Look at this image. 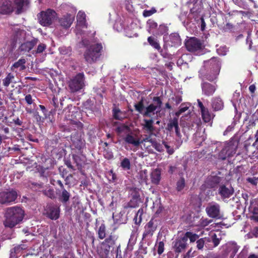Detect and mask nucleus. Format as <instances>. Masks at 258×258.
Masks as SVG:
<instances>
[{"mask_svg":"<svg viewBox=\"0 0 258 258\" xmlns=\"http://www.w3.org/2000/svg\"><path fill=\"white\" fill-rule=\"evenodd\" d=\"M51 103L52 104L53 106H54V107L55 109L58 110V111H59L58 112V114L62 113V112L61 111V110L62 108L63 103L61 100H60V106H59L58 104V101L57 98L56 97H55V96H54L52 99Z\"/></svg>","mask_w":258,"mask_h":258,"instance_id":"4c0bfd02","label":"nucleus"},{"mask_svg":"<svg viewBox=\"0 0 258 258\" xmlns=\"http://www.w3.org/2000/svg\"><path fill=\"white\" fill-rule=\"evenodd\" d=\"M219 194L223 199L230 198L234 193L233 187H227L225 185H220L218 189Z\"/></svg>","mask_w":258,"mask_h":258,"instance_id":"f3484780","label":"nucleus"},{"mask_svg":"<svg viewBox=\"0 0 258 258\" xmlns=\"http://www.w3.org/2000/svg\"><path fill=\"white\" fill-rule=\"evenodd\" d=\"M25 211L22 208L17 207V224L24 219Z\"/></svg>","mask_w":258,"mask_h":258,"instance_id":"49530a36","label":"nucleus"},{"mask_svg":"<svg viewBox=\"0 0 258 258\" xmlns=\"http://www.w3.org/2000/svg\"><path fill=\"white\" fill-rule=\"evenodd\" d=\"M42 193L44 195L51 199V200H54L56 198L54 191L53 188H49L48 189H46L43 190Z\"/></svg>","mask_w":258,"mask_h":258,"instance_id":"79ce46f5","label":"nucleus"},{"mask_svg":"<svg viewBox=\"0 0 258 258\" xmlns=\"http://www.w3.org/2000/svg\"><path fill=\"white\" fill-rule=\"evenodd\" d=\"M194 7L190 9L191 14H197L202 8V2L200 0H194Z\"/></svg>","mask_w":258,"mask_h":258,"instance_id":"c9c22d12","label":"nucleus"},{"mask_svg":"<svg viewBox=\"0 0 258 258\" xmlns=\"http://www.w3.org/2000/svg\"><path fill=\"white\" fill-rule=\"evenodd\" d=\"M134 107L136 111H138L139 113L143 115L145 107L144 106V99L143 98H142L141 100L140 101H139L137 103L134 105Z\"/></svg>","mask_w":258,"mask_h":258,"instance_id":"72a5a7b5","label":"nucleus"},{"mask_svg":"<svg viewBox=\"0 0 258 258\" xmlns=\"http://www.w3.org/2000/svg\"><path fill=\"white\" fill-rule=\"evenodd\" d=\"M207 215L211 218L219 219L220 216V207L218 204L209 205L206 208Z\"/></svg>","mask_w":258,"mask_h":258,"instance_id":"4468645a","label":"nucleus"},{"mask_svg":"<svg viewBox=\"0 0 258 258\" xmlns=\"http://www.w3.org/2000/svg\"><path fill=\"white\" fill-rule=\"evenodd\" d=\"M16 199V192L14 190L4 191L0 192V203L8 204Z\"/></svg>","mask_w":258,"mask_h":258,"instance_id":"f8f14e48","label":"nucleus"},{"mask_svg":"<svg viewBox=\"0 0 258 258\" xmlns=\"http://www.w3.org/2000/svg\"><path fill=\"white\" fill-rule=\"evenodd\" d=\"M102 50L101 43L91 45L84 53L85 61L90 64L96 62L101 56Z\"/></svg>","mask_w":258,"mask_h":258,"instance_id":"f03ea898","label":"nucleus"},{"mask_svg":"<svg viewBox=\"0 0 258 258\" xmlns=\"http://www.w3.org/2000/svg\"><path fill=\"white\" fill-rule=\"evenodd\" d=\"M25 63L26 60L25 59H20L18 61H17V68L20 67L21 70L25 69L26 67L24 65Z\"/></svg>","mask_w":258,"mask_h":258,"instance_id":"13d9d810","label":"nucleus"},{"mask_svg":"<svg viewBox=\"0 0 258 258\" xmlns=\"http://www.w3.org/2000/svg\"><path fill=\"white\" fill-rule=\"evenodd\" d=\"M185 186V179L183 177H181L176 182V189L177 191H180L183 189Z\"/></svg>","mask_w":258,"mask_h":258,"instance_id":"37998d69","label":"nucleus"},{"mask_svg":"<svg viewBox=\"0 0 258 258\" xmlns=\"http://www.w3.org/2000/svg\"><path fill=\"white\" fill-rule=\"evenodd\" d=\"M98 238L103 239L106 237V226L104 224H101L98 230Z\"/></svg>","mask_w":258,"mask_h":258,"instance_id":"ea45409f","label":"nucleus"},{"mask_svg":"<svg viewBox=\"0 0 258 258\" xmlns=\"http://www.w3.org/2000/svg\"><path fill=\"white\" fill-rule=\"evenodd\" d=\"M70 122L71 123L72 125L74 127H76L78 130L81 131L83 130L84 125L81 122L79 121H77L74 120H71ZM75 130H76V128H75Z\"/></svg>","mask_w":258,"mask_h":258,"instance_id":"864d4df0","label":"nucleus"},{"mask_svg":"<svg viewBox=\"0 0 258 258\" xmlns=\"http://www.w3.org/2000/svg\"><path fill=\"white\" fill-rule=\"evenodd\" d=\"M32 160H30V158L25 157V156L23 155L19 156V160H17V164L19 166H21L23 164L25 165L30 164L32 163Z\"/></svg>","mask_w":258,"mask_h":258,"instance_id":"58836bf2","label":"nucleus"},{"mask_svg":"<svg viewBox=\"0 0 258 258\" xmlns=\"http://www.w3.org/2000/svg\"><path fill=\"white\" fill-rule=\"evenodd\" d=\"M37 41L35 40L27 41L22 44L19 47V49L21 51L29 52L36 45Z\"/></svg>","mask_w":258,"mask_h":258,"instance_id":"5701e85b","label":"nucleus"},{"mask_svg":"<svg viewBox=\"0 0 258 258\" xmlns=\"http://www.w3.org/2000/svg\"><path fill=\"white\" fill-rule=\"evenodd\" d=\"M157 108V106H156L153 103L150 104L145 108V110L143 113V116L151 117L152 115H154L155 111Z\"/></svg>","mask_w":258,"mask_h":258,"instance_id":"cd10ccee","label":"nucleus"},{"mask_svg":"<svg viewBox=\"0 0 258 258\" xmlns=\"http://www.w3.org/2000/svg\"><path fill=\"white\" fill-rule=\"evenodd\" d=\"M109 176L110 177V178L109 179V181L114 182L116 181L117 177L116 174L113 172V170H111L109 172Z\"/></svg>","mask_w":258,"mask_h":258,"instance_id":"680f3d73","label":"nucleus"},{"mask_svg":"<svg viewBox=\"0 0 258 258\" xmlns=\"http://www.w3.org/2000/svg\"><path fill=\"white\" fill-rule=\"evenodd\" d=\"M211 238L212 241L214 244V247H217L220 243V239L217 238V235L215 233L212 236Z\"/></svg>","mask_w":258,"mask_h":258,"instance_id":"6e6d98bb","label":"nucleus"},{"mask_svg":"<svg viewBox=\"0 0 258 258\" xmlns=\"http://www.w3.org/2000/svg\"><path fill=\"white\" fill-rule=\"evenodd\" d=\"M15 79L14 76L11 74H9L5 79L4 80V85L5 86H8Z\"/></svg>","mask_w":258,"mask_h":258,"instance_id":"3c124183","label":"nucleus"},{"mask_svg":"<svg viewBox=\"0 0 258 258\" xmlns=\"http://www.w3.org/2000/svg\"><path fill=\"white\" fill-rule=\"evenodd\" d=\"M13 11V7L12 2L5 0L3 2L0 7V14L2 15H8Z\"/></svg>","mask_w":258,"mask_h":258,"instance_id":"a211bd4d","label":"nucleus"},{"mask_svg":"<svg viewBox=\"0 0 258 258\" xmlns=\"http://www.w3.org/2000/svg\"><path fill=\"white\" fill-rule=\"evenodd\" d=\"M187 50L194 52L202 49L203 44L201 40L196 37H191L185 43Z\"/></svg>","mask_w":258,"mask_h":258,"instance_id":"1a4fd4ad","label":"nucleus"},{"mask_svg":"<svg viewBox=\"0 0 258 258\" xmlns=\"http://www.w3.org/2000/svg\"><path fill=\"white\" fill-rule=\"evenodd\" d=\"M157 227L156 220L152 218L144 226L142 239L151 238L153 235Z\"/></svg>","mask_w":258,"mask_h":258,"instance_id":"0eeeda50","label":"nucleus"},{"mask_svg":"<svg viewBox=\"0 0 258 258\" xmlns=\"http://www.w3.org/2000/svg\"><path fill=\"white\" fill-rule=\"evenodd\" d=\"M201 88L203 95L206 96H211L216 91L217 86L215 84H212L207 82L203 81L201 84Z\"/></svg>","mask_w":258,"mask_h":258,"instance_id":"2eb2a0df","label":"nucleus"},{"mask_svg":"<svg viewBox=\"0 0 258 258\" xmlns=\"http://www.w3.org/2000/svg\"><path fill=\"white\" fill-rule=\"evenodd\" d=\"M126 143L132 144L135 147H138L140 144V140L139 139H135L134 137L130 134H127L124 138Z\"/></svg>","mask_w":258,"mask_h":258,"instance_id":"a878e982","label":"nucleus"},{"mask_svg":"<svg viewBox=\"0 0 258 258\" xmlns=\"http://www.w3.org/2000/svg\"><path fill=\"white\" fill-rule=\"evenodd\" d=\"M46 46L44 44H39L37 47V48L36 50V53H42L46 49Z\"/></svg>","mask_w":258,"mask_h":258,"instance_id":"69168bd1","label":"nucleus"},{"mask_svg":"<svg viewBox=\"0 0 258 258\" xmlns=\"http://www.w3.org/2000/svg\"><path fill=\"white\" fill-rule=\"evenodd\" d=\"M169 38L172 46H177L181 45V40L178 33H174L171 34Z\"/></svg>","mask_w":258,"mask_h":258,"instance_id":"bb28decb","label":"nucleus"},{"mask_svg":"<svg viewBox=\"0 0 258 258\" xmlns=\"http://www.w3.org/2000/svg\"><path fill=\"white\" fill-rule=\"evenodd\" d=\"M188 108L189 106H187L185 103H182L180 106L179 110L175 112V115L178 117L181 114L185 112L188 109Z\"/></svg>","mask_w":258,"mask_h":258,"instance_id":"09e8293b","label":"nucleus"},{"mask_svg":"<svg viewBox=\"0 0 258 258\" xmlns=\"http://www.w3.org/2000/svg\"><path fill=\"white\" fill-rule=\"evenodd\" d=\"M165 147L166 149V151L169 155H172L174 152V150L173 148H171L170 146L167 145L166 143H164Z\"/></svg>","mask_w":258,"mask_h":258,"instance_id":"338daca9","label":"nucleus"},{"mask_svg":"<svg viewBox=\"0 0 258 258\" xmlns=\"http://www.w3.org/2000/svg\"><path fill=\"white\" fill-rule=\"evenodd\" d=\"M62 8L64 10L68 11L67 16H72V15H74L77 11V10L75 7L69 5H64L62 6Z\"/></svg>","mask_w":258,"mask_h":258,"instance_id":"a19ab883","label":"nucleus"},{"mask_svg":"<svg viewBox=\"0 0 258 258\" xmlns=\"http://www.w3.org/2000/svg\"><path fill=\"white\" fill-rule=\"evenodd\" d=\"M113 118L116 120H121L123 118L119 115L121 111L119 108H114L112 110Z\"/></svg>","mask_w":258,"mask_h":258,"instance_id":"603ef678","label":"nucleus"},{"mask_svg":"<svg viewBox=\"0 0 258 258\" xmlns=\"http://www.w3.org/2000/svg\"><path fill=\"white\" fill-rule=\"evenodd\" d=\"M219 72H216L211 70H207L206 73L203 75V77L204 79L210 82H213L218 78Z\"/></svg>","mask_w":258,"mask_h":258,"instance_id":"b1692460","label":"nucleus"},{"mask_svg":"<svg viewBox=\"0 0 258 258\" xmlns=\"http://www.w3.org/2000/svg\"><path fill=\"white\" fill-rule=\"evenodd\" d=\"M60 208L56 205L50 204L46 207L45 215L49 219L56 220L59 218Z\"/></svg>","mask_w":258,"mask_h":258,"instance_id":"9b49d317","label":"nucleus"},{"mask_svg":"<svg viewBox=\"0 0 258 258\" xmlns=\"http://www.w3.org/2000/svg\"><path fill=\"white\" fill-rule=\"evenodd\" d=\"M24 99L26 102L29 105H31L33 103V100L32 99V96L30 94L26 95Z\"/></svg>","mask_w":258,"mask_h":258,"instance_id":"774afa93","label":"nucleus"},{"mask_svg":"<svg viewBox=\"0 0 258 258\" xmlns=\"http://www.w3.org/2000/svg\"><path fill=\"white\" fill-rule=\"evenodd\" d=\"M173 128L175 129L176 136L179 138L181 137V136L178 126V120L176 117H174L173 119H170L167 125L166 129L169 132L172 131Z\"/></svg>","mask_w":258,"mask_h":258,"instance_id":"dca6fc26","label":"nucleus"},{"mask_svg":"<svg viewBox=\"0 0 258 258\" xmlns=\"http://www.w3.org/2000/svg\"><path fill=\"white\" fill-rule=\"evenodd\" d=\"M171 99L175 102V105H177L180 103L182 100V97L179 95L175 96L171 98Z\"/></svg>","mask_w":258,"mask_h":258,"instance_id":"0e129e2a","label":"nucleus"},{"mask_svg":"<svg viewBox=\"0 0 258 258\" xmlns=\"http://www.w3.org/2000/svg\"><path fill=\"white\" fill-rule=\"evenodd\" d=\"M187 246V243L183 236L176 238L172 242V249L175 253L179 254L184 251Z\"/></svg>","mask_w":258,"mask_h":258,"instance_id":"9d476101","label":"nucleus"},{"mask_svg":"<svg viewBox=\"0 0 258 258\" xmlns=\"http://www.w3.org/2000/svg\"><path fill=\"white\" fill-rule=\"evenodd\" d=\"M246 181L252 185L256 186L258 183V177H248L246 178Z\"/></svg>","mask_w":258,"mask_h":258,"instance_id":"4d7b16f0","label":"nucleus"},{"mask_svg":"<svg viewBox=\"0 0 258 258\" xmlns=\"http://www.w3.org/2000/svg\"><path fill=\"white\" fill-rule=\"evenodd\" d=\"M211 105L214 111H220L224 108V102L220 97H216L212 99Z\"/></svg>","mask_w":258,"mask_h":258,"instance_id":"aec40b11","label":"nucleus"},{"mask_svg":"<svg viewBox=\"0 0 258 258\" xmlns=\"http://www.w3.org/2000/svg\"><path fill=\"white\" fill-rule=\"evenodd\" d=\"M56 15V12L54 10L48 9L45 11H41L39 16H55Z\"/></svg>","mask_w":258,"mask_h":258,"instance_id":"de8ad7c7","label":"nucleus"},{"mask_svg":"<svg viewBox=\"0 0 258 258\" xmlns=\"http://www.w3.org/2000/svg\"><path fill=\"white\" fill-rule=\"evenodd\" d=\"M238 141L231 139L224 144L222 149L217 154V158L220 160H225L227 158L233 157L236 152Z\"/></svg>","mask_w":258,"mask_h":258,"instance_id":"7ed1b4c3","label":"nucleus"},{"mask_svg":"<svg viewBox=\"0 0 258 258\" xmlns=\"http://www.w3.org/2000/svg\"><path fill=\"white\" fill-rule=\"evenodd\" d=\"M201 115L203 121L206 123L209 122L212 118V114L207 108L201 111Z\"/></svg>","mask_w":258,"mask_h":258,"instance_id":"473e14b6","label":"nucleus"},{"mask_svg":"<svg viewBox=\"0 0 258 258\" xmlns=\"http://www.w3.org/2000/svg\"><path fill=\"white\" fill-rule=\"evenodd\" d=\"M129 195L130 200L124 206V209L137 208L144 202V198L141 196L140 189L137 187L131 188L129 190Z\"/></svg>","mask_w":258,"mask_h":258,"instance_id":"20e7f679","label":"nucleus"},{"mask_svg":"<svg viewBox=\"0 0 258 258\" xmlns=\"http://www.w3.org/2000/svg\"><path fill=\"white\" fill-rule=\"evenodd\" d=\"M120 166L124 170H129L131 169V162L127 158H124L120 163Z\"/></svg>","mask_w":258,"mask_h":258,"instance_id":"c03bdc74","label":"nucleus"},{"mask_svg":"<svg viewBox=\"0 0 258 258\" xmlns=\"http://www.w3.org/2000/svg\"><path fill=\"white\" fill-rule=\"evenodd\" d=\"M147 25L149 28L151 29H154L157 28L158 25L157 23L154 22L152 19H149L147 21Z\"/></svg>","mask_w":258,"mask_h":258,"instance_id":"bf43d9fd","label":"nucleus"},{"mask_svg":"<svg viewBox=\"0 0 258 258\" xmlns=\"http://www.w3.org/2000/svg\"><path fill=\"white\" fill-rule=\"evenodd\" d=\"M58 199L62 204H66L69 201L71 194L65 188L61 189V191L57 192Z\"/></svg>","mask_w":258,"mask_h":258,"instance_id":"412c9836","label":"nucleus"},{"mask_svg":"<svg viewBox=\"0 0 258 258\" xmlns=\"http://www.w3.org/2000/svg\"><path fill=\"white\" fill-rule=\"evenodd\" d=\"M157 248V253L161 255L164 250V243L163 241H159L156 245Z\"/></svg>","mask_w":258,"mask_h":258,"instance_id":"5fc2aeb1","label":"nucleus"},{"mask_svg":"<svg viewBox=\"0 0 258 258\" xmlns=\"http://www.w3.org/2000/svg\"><path fill=\"white\" fill-rule=\"evenodd\" d=\"M71 138L73 146L78 150V153H82V150L85 146V141L81 134L78 132L73 133Z\"/></svg>","mask_w":258,"mask_h":258,"instance_id":"6e6552de","label":"nucleus"},{"mask_svg":"<svg viewBox=\"0 0 258 258\" xmlns=\"http://www.w3.org/2000/svg\"><path fill=\"white\" fill-rule=\"evenodd\" d=\"M118 235L111 232L101 244L98 252L100 258H110V253H112L118 244Z\"/></svg>","mask_w":258,"mask_h":258,"instance_id":"f257e3e1","label":"nucleus"},{"mask_svg":"<svg viewBox=\"0 0 258 258\" xmlns=\"http://www.w3.org/2000/svg\"><path fill=\"white\" fill-rule=\"evenodd\" d=\"M52 17H39V23L43 26H49L52 22Z\"/></svg>","mask_w":258,"mask_h":258,"instance_id":"e433bc0d","label":"nucleus"},{"mask_svg":"<svg viewBox=\"0 0 258 258\" xmlns=\"http://www.w3.org/2000/svg\"><path fill=\"white\" fill-rule=\"evenodd\" d=\"M183 237L185 239L186 242L187 241L188 239H189L190 242L193 243L197 241L199 238V235L196 233H194L192 232L187 231L183 235Z\"/></svg>","mask_w":258,"mask_h":258,"instance_id":"c756f323","label":"nucleus"},{"mask_svg":"<svg viewBox=\"0 0 258 258\" xmlns=\"http://www.w3.org/2000/svg\"><path fill=\"white\" fill-rule=\"evenodd\" d=\"M147 40L149 44L154 49L157 50L158 51L161 50V46L156 38L152 36H149Z\"/></svg>","mask_w":258,"mask_h":258,"instance_id":"2f4dec72","label":"nucleus"},{"mask_svg":"<svg viewBox=\"0 0 258 258\" xmlns=\"http://www.w3.org/2000/svg\"><path fill=\"white\" fill-rule=\"evenodd\" d=\"M205 63L206 66L208 67V70L216 72H219L221 69V62L218 57H213L211 59L205 61Z\"/></svg>","mask_w":258,"mask_h":258,"instance_id":"ddd939ff","label":"nucleus"},{"mask_svg":"<svg viewBox=\"0 0 258 258\" xmlns=\"http://www.w3.org/2000/svg\"><path fill=\"white\" fill-rule=\"evenodd\" d=\"M221 179L220 177L217 176H212L209 179L210 185L212 187H214L216 185L219 184L220 182Z\"/></svg>","mask_w":258,"mask_h":258,"instance_id":"a18cd8bd","label":"nucleus"},{"mask_svg":"<svg viewBox=\"0 0 258 258\" xmlns=\"http://www.w3.org/2000/svg\"><path fill=\"white\" fill-rule=\"evenodd\" d=\"M143 121L144 122V124L143 125V128L147 133L152 134L155 131L154 120L152 119H144Z\"/></svg>","mask_w":258,"mask_h":258,"instance_id":"4be33fe9","label":"nucleus"},{"mask_svg":"<svg viewBox=\"0 0 258 258\" xmlns=\"http://www.w3.org/2000/svg\"><path fill=\"white\" fill-rule=\"evenodd\" d=\"M160 55L163 56V57L167 58L168 59H171L172 58L171 54L167 53V52H165L163 49H161L160 50L158 51Z\"/></svg>","mask_w":258,"mask_h":258,"instance_id":"052dcab7","label":"nucleus"},{"mask_svg":"<svg viewBox=\"0 0 258 258\" xmlns=\"http://www.w3.org/2000/svg\"><path fill=\"white\" fill-rule=\"evenodd\" d=\"M28 4V0H17V15L26 10Z\"/></svg>","mask_w":258,"mask_h":258,"instance_id":"c85d7f7f","label":"nucleus"},{"mask_svg":"<svg viewBox=\"0 0 258 258\" xmlns=\"http://www.w3.org/2000/svg\"><path fill=\"white\" fill-rule=\"evenodd\" d=\"M206 238H201L200 239H198L197 241V248L199 250H203L205 244V240Z\"/></svg>","mask_w":258,"mask_h":258,"instance_id":"8fccbe9b","label":"nucleus"},{"mask_svg":"<svg viewBox=\"0 0 258 258\" xmlns=\"http://www.w3.org/2000/svg\"><path fill=\"white\" fill-rule=\"evenodd\" d=\"M156 12L155 8H152L150 10H145L143 12V16H150Z\"/></svg>","mask_w":258,"mask_h":258,"instance_id":"e2e57ef3","label":"nucleus"},{"mask_svg":"<svg viewBox=\"0 0 258 258\" xmlns=\"http://www.w3.org/2000/svg\"><path fill=\"white\" fill-rule=\"evenodd\" d=\"M144 213V209L143 208H141L138 211L136 214L135 217L134 218V221L136 225H140L142 221V215Z\"/></svg>","mask_w":258,"mask_h":258,"instance_id":"f704fd0d","label":"nucleus"},{"mask_svg":"<svg viewBox=\"0 0 258 258\" xmlns=\"http://www.w3.org/2000/svg\"><path fill=\"white\" fill-rule=\"evenodd\" d=\"M84 75L83 73H79L71 80L69 87L72 92H76L80 90L84 86Z\"/></svg>","mask_w":258,"mask_h":258,"instance_id":"39448f33","label":"nucleus"},{"mask_svg":"<svg viewBox=\"0 0 258 258\" xmlns=\"http://www.w3.org/2000/svg\"><path fill=\"white\" fill-rule=\"evenodd\" d=\"M87 28L86 17H77L76 28L81 30L83 29Z\"/></svg>","mask_w":258,"mask_h":258,"instance_id":"7c9ffc66","label":"nucleus"},{"mask_svg":"<svg viewBox=\"0 0 258 258\" xmlns=\"http://www.w3.org/2000/svg\"><path fill=\"white\" fill-rule=\"evenodd\" d=\"M151 181L152 184L158 185L161 179V170L157 168L153 170L151 173Z\"/></svg>","mask_w":258,"mask_h":258,"instance_id":"6ab92c4d","label":"nucleus"},{"mask_svg":"<svg viewBox=\"0 0 258 258\" xmlns=\"http://www.w3.org/2000/svg\"><path fill=\"white\" fill-rule=\"evenodd\" d=\"M16 208L15 207L7 209L5 214L6 220L4 225L9 228L14 227L16 224Z\"/></svg>","mask_w":258,"mask_h":258,"instance_id":"423d86ee","label":"nucleus"},{"mask_svg":"<svg viewBox=\"0 0 258 258\" xmlns=\"http://www.w3.org/2000/svg\"><path fill=\"white\" fill-rule=\"evenodd\" d=\"M75 17H60L59 19L60 25L64 28H69L73 21Z\"/></svg>","mask_w":258,"mask_h":258,"instance_id":"393cba45","label":"nucleus"}]
</instances>
